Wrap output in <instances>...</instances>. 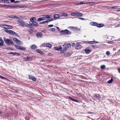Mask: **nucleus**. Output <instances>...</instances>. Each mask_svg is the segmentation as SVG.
<instances>
[{"label":"nucleus","mask_w":120,"mask_h":120,"mask_svg":"<svg viewBox=\"0 0 120 120\" xmlns=\"http://www.w3.org/2000/svg\"><path fill=\"white\" fill-rule=\"evenodd\" d=\"M4 41L5 43L8 45H14L13 41L11 39L4 38Z\"/></svg>","instance_id":"nucleus-1"},{"label":"nucleus","mask_w":120,"mask_h":120,"mask_svg":"<svg viewBox=\"0 0 120 120\" xmlns=\"http://www.w3.org/2000/svg\"><path fill=\"white\" fill-rule=\"evenodd\" d=\"M18 23L22 27L27 25V23L24 22L21 19L18 20Z\"/></svg>","instance_id":"nucleus-2"},{"label":"nucleus","mask_w":120,"mask_h":120,"mask_svg":"<svg viewBox=\"0 0 120 120\" xmlns=\"http://www.w3.org/2000/svg\"><path fill=\"white\" fill-rule=\"evenodd\" d=\"M60 33H62L61 34L70 35L71 34V33L68 30L66 29L64 30H62L60 31Z\"/></svg>","instance_id":"nucleus-3"},{"label":"nucleus","mask_w":120,"mask_h":120,"mask_svg":"<svg viewBox=\"0 0 120 120\" xmlns=\"http://www.w3.org/2000/svg\"><path fill=\"white\" fill-rule=\"evenodd\" d=\"M13 40L18 44H20L22 43V41L15 38H13Z\"/></svg>","instance_id":"nucleus-4"},{"label":"nucleus","mask_w":120,"mask_h":120,"mask_svg":"<svg viewBox=\"0 0 120 120\" xmlns=\"http://www.w3.org/2000/svg\"><path fill=\"white\" fill-rule=\"evenodd\" d=\"M42 46L43 47H47L49 48H50L52 46L51 45L50 43H47L43 44L42 45Z\"/></svg>","instance_id":"nucleus-5"},{"label":"nucleus","mask_w":120,"mask_h":120,"mask_svg":"<svg viewBox=\"0 0 120 120\" xmlns=\"http://www.w3.org/2000/svg\"><path fill=\"white\" fill-rule=\"evenodd\" d=\"M36 36L38 38H41L42 37V34L41 32H38L36 33Z\"/></svg>","instance_id":"nucleus-6"},{"label":"nucleus","mask_w":120,"mask_h":120,"mask_svg":"<svg viewBox=\"0 0 120 120\" xmlns=\"http://www.w3.org/2000/svg\"><path fill=\"white\" fill-rule=\"evenodd\" d=\"M9 34L11 35H14V36H17L18 35L15 32L11 30H10V32Z\"/></svg>","instance_id":"nucleus-7"},{"label":"nucleus","mask_w":120,"mask_h":120,"mask_svg":"<svg viewBox=\"0 0 120 120\" xmlns=\"http://www.w3.org/2000/svg\"><path fill=\"white\" fill-rule=\"evenodd\" d=\"M32 23L33 26L35 27H38V24L36 22L34 21H31Z\"/></svg>","instance_id":"nucleus-8"},{"label":"nucleus","mask_w":120,"mask_h":120,"mask_svg":"<svg viewBox=\"0 0 120 120\" xmlns=\"http://www.w3.org/2000/svg\"><path fill=\"white\" fill-rule=\"evenodd\" d=\"M60 15L61 16H64V17H67L68 16V14L64 12H62L60 14Z\"/></svg>","instance_id":"nucleus-9"},{"label":"nucleus","mask_w":120,"mask_h":120,"mask_svg":"<svg viewBox=\"0 0 120 120\" xmlns=\"http://www.w3.org/2000/svg\"><path fill=\"white\" fill-rule=\"evenodd\" d=\"M28 77L30 79L34 81H35L36 80L34 76L29 75V76Z\"/></svg>","instance_id":"nucleus-10"},{"label":"nucleus","mask_w":120,"mask_h":120,"mask_svg":"<svg viewBox=\"0 0 120 120\" xmlns=\"http://www.w3.org/2000/svg\"><path fill=\"white\" fill-rule=\"evenodd\" d=\"M85 51L86 53H88L91 52V49H89L88 48H86L85 49Z\"/></svg>","instance_id":"nucleus-11"},{"label":"nucleus","mask_w":120,"mask_h":120,"mask_svg":"<svg viewBox=\"0 0 120 120\" xmlns=\"http://www.w3.org/2000/svg\"><path fill=\"white\" fill-rule=\"evenodd\" d=\"M82 46L81 45H76L75 47V48L76 49H79L82 48Z\"/></svg>","instance_id":"nucleus-12"},{"label":"nucleus","mask_w":120,"mask_h":120,"mask_svg":"<svg viewBox=\"0 0 120 120\" xmlns=\"http://www.w3.org/2000/svg\"><path fill=\"white\" fill-rule=\"evenodd\" d=\"M9 17L10 18L13 19L16 18V19H18L19 18L18 17H16L15 15H10L9 16Z\"/></svg>","instance_id":"nucleus-13"},{"label":"nucleus","mask_w":120,"mask_h":120,"mask_svg":"<svg viewBox=\"0 0 120 120\" xmlns=\"http://www.w3.org/2000/svg\"><path fill=\"white\" fill-rule=\"evenodd\" d=\"M104 26V24H98L97 26L98 27H101L103 26Z\"/></svg>","instance_id":"nucleus-14"},{"label":"nucleus","mask_w":120,"mask_h":120,"mask_svg":"<svg viewBox=\"0 0 120 120\" xmlns=\"http://www.w3.org/2000/svg\"><path fill=\"white\" fill-rule=\"evenodd\" d=\"M54 48L55 49L58 51L62 49V48L60 46L59 47H55Z\"/></svg>","instance_id":"nucleus-15"},{"label":"nucleus","mask_w":120,"mask_h":120,"mask_svg":"<svg viewBox=\"0 0 120 120\" xmlns=\"http://www.w3.org/2000/svg\"><path fill=\"white\" fill-rule=\"evenodd\" d=\"M83 14L81 13L77 12L76 16H82Z\"/></svg>","instance_id":"nucleus-16"},{"label":"nucleus","mask_w":120,"mask_h":120,"mask_svg":"<svg viewBox=\"0 0 120 120\" xmlns=\"http://www.w3.org/2000/svg\"><path fill=\"white\" fill-rule=\"evenodd\" d=\"M45 19V18H43L41 17L38 18L37 19V20L38 21H41L44 20Z\"/></svg>","instance_id":"nucleus-17"},{"label":"nucleus","mask_w":120,"mask_h":120,"mask_svg":"<svg viewBox=\"0 0 120 120\" xmlns=\"http://www.w3.org/2000/svg\"><path fill=\"white\" fill-rule=\"evenodd\" d=\"M90 24L92 26H97L98 23L96 22H91L90 23Z\"/></svg>","instance_id":"nucleus-18"},{"label":"nucleus","mask_w":120,"mask_h":120,"mask_svg":"<svg viewBox=\"0 0 120 120\" xmlns=\"http://www.w3.org/2000/svg\"><path fill=\"white\" fill-rule=\"evenodd\" d=\"M59 17V15L57 14H55L53 16V17L55 19H57Z\"/></svg>","instance_id":"nucleus-19"},{"label":"nucleus","mask_w":120,"mask_h":120,"mask_svg":"<svg viewBox=\"0 0 120 120\" xmlns=\"http://www.w3.org/2000/svg\"><path fill=\"white\" fill-rule=\"evenodd\" d=\"M14 46L17 49H19L20 46L17 45H15Z\"/></svg>","instance_id":"nucleus-20"},{"label":"nucleus","mask_w":120,"mask_h":120,"mask_svg":"<svg viewBox=\"0 0 120 120\" xmlns=\"http://www.w3.org/2000/svg\"><path fill=\"white\" fill-rule=\"evenodd\" d=\"M29 23H30V24H28L27 23V25H26V26H30V27H32L33 26V24H32V23H30V22H29Z\"/></svg>","instance_id":"nucleus-21"},{"label":"nucleus","mask_w":120,"mask_h":120,"mask_svg":"<svg viewBox=\"0 0 120 120\" xmlns=\"http://www.w3.org/2000/svg\"><path fill=\"white\" fill-rule=\"evenodd\" d=\"M37 47H36V45H33L32 46H31V49H33L35 48H36Z\"/></svg>","instance_id":"nucleus-22"},{"label":"nucleus","mask_w":120,"mask_h":120,"mask_svg":"<svg viewBox=\"0 0 120 120\" xmlns=\"http://www.w3.org/2000/svg\"><path fill=\"white\" fill-rule=\"evenodd\" d=\"M36 51L37 52H38L41 54H42L43 53V52H41L40 50L39 49H37L36 50Z\"/></svg>","instance_id":"nucleus-23"},{"label":"nucleus","mask_w":120,"mask_h":120,"mask_svg":"<svg viewBox=\"0 0 120 120\" xmlns=\"http://www.w3.org/2000/svg\"><path fill=\"white\" fill-rule=\"evenodd\" d=\"M7 25H1V26L3 28L7 29Z\"/></svg>","instance_id":"nucleus-24"},{"label":"nucleus","mask_w":120,"mask_h":120,"mask_svg":"<svg viewBox=\"0 0 120 120\" xmlns=\"http://www.w3.org/2000/svg\"><path fill=\"white\" fill-rule=\"evenodd\" d=\"M0 78L3 79H4L5 80H7V81H8V79H7L6 78H5L4 77H3L1 75H0Z\"/></svg>","instance_id":"nucleus-25"},{"label":"nucleus","mask_w":120,"mask_h":120,"mask_svg":"<svg viewBox=\"0 0 120 120\" xmlns=\"http://www.w3.org/2000/svg\"><path fill=\"white\" fill-rule=\"evenodd\" d=\"M26 48L25 47H23L20 46V47L19 50H26Z\"/></svg>","instance_id":"nucleus-26"},{"label":"nucleus","mask_w":120,"mask_h":120,"mask_svg":"<svg viewBox=\"0 0 120 120\" xmlns=\"http://www.w3.org/2000/svg\"><path fill=\"white\" fill-rule=\"evenodd\" d=\"M7 29H11L13 28L10 25H7Z\"/></svg>","instance_id":"nucleus-27"},{"label":"nucleus","mask_w":120,"mask_h":120,"mask_svg":"<svg viewBox=\"0 0 120 120\" xmlns=\"http://www.w3.org/2000/svg\"><path fill=\"white\" fill-rule=\"evenodd\" d=\"M77 12H73L71 14V15L72 16H76Z\"/></svg>","instance_id":"nucleus-28"},{"label":"nucleus","mask_w":120,"mask_h":120,"mask_svg":"<svg viewBox=\"0 0 120 120\" xmlns=\"http://www.w3.org/2000/svg\"><path fill=\"white\" fill-rule=\"evenodd\" d=\"M32 59V58L30 56L28 57H27V60H31Z\"/></svg>","instance_id":"nucleus-29"},{"label":"nucleus","mask_w":120,"mask_h":120,"mask_svg":"<svg viewBox=\"0 0 120 120\" xmlns=\"http://www.w3.org/2000/svg\"><path fill=\"white\" fill-rule=\"evenodd\" d=\"M77 4L79 5L85 4V3L83 2H81L80 3H78Z\"/></svg>","instance_id":"nucleus-30"},{"label":"nucleus","mask_w":120,"mask_h":120,"mask_svg":"<svg viewBox=\"0 0 120 120\" xmlns=\"http://www.w3.org/2000/svg\"><path fill=\"white\" fill-rule=\"evenodd\" d=\"M70 28L71 29H73L74 30H77L78 29V27H73L70 26Z\"/></svg>","instance_id":"nucleus-31"},{"label":"nucleus","mask_w":120,"mask_h":120,"mask_svg":"<svg viewBox=\"0 0 120 120\" xmlns=\"http://www.w3.org/2000/svg\"><path fill=\"white\" fill-rule=\"evenodd\" d=\"M94 97L96 98H101V97L99 95H94Z\"/></svg>","instance_id":"nucleus-32"},{"label":"nucleus","mask_w":120,"mask_h":120,"mask_svg":"<svg viewBox=\"0 0 120 120\" xmlns=\"http://www.w3.org/2000/svg\"><path fill=\"white\" fill-rule=\"evenodd\" d=\"M69 99H71V100H72L73 101H75V102H78V101L77 100H74V99H73L71 97H70Z\"/></svg>","instance_id":"nucleus-33"},{"label":"nucleus","mask_w":120,"mask_h":120,"mask_svg":"<svg viewBox=\"0 0 120 120\" xmlns=\"http://www.w3.org/2000/svg\"><path fill=\"white\" fill-rule=\"evenodd\" d=\"M113 80V79L111 78L110 80L108 81V82L109 83H111L112 82Z\"/></svg>","instance_id":"nucleus-34"},{"label":"nucleus","mask_w":120,"mask_h":120,"mask_svg":"<svg viewBox=\"0 0 120 120\" xmlns=\"http://www.w3.org/2000/svg\"><path fill=\"white\" fill-rule=\"evenodd\" d=\"M95 41H86V42H88L89 44H93L94 43Z\"/></svg>","instance_id":"nucleus-35"},{"label":"nucleus","mask_w":120,"mask_h":120,"mask_svg":"<svg viewBox=\"0 0 120 120\" xmlns=\"http://www.w3.org/2000/svg\"><path fill=\"white\" fill-rule=\"evenodd\" d=\"M51 15H48L45 16V18L47 19H49L51 17Z\"/></svg>","instance_id":"nucleus-36"},{"label":"nucleus","mask_w":120,"mask_h":120,"mask_svg":"<svg viewBox=\"0 0 120 120\" xmlns=\"http://www.w3.org/2000/svg\"><path fill=\"white\" fill-rule=\"evenodd\" d=\"M10 6H11L10 5L9 6V5H0V6H3L4 7H10Z\"/></svg>","instance_id":"nucleus-37"},{"label":"nucleus","mask_w":120,"mask_h":120,"mask_svg":"<svg viewBox=\"0 0 120 120\" xmlns=\"http://www.w3.org/2000/svg\"><path fill=\"white\" fill-rule=\"evenodd\" d=\"M35 19L36 18L35 17H33L30 18V20L31 21L30 22H31V21H32L35 20Z\"/></svg>","instance_id":"nucleus-38"},{"label":"nucleus","mask_w":120,"mask_h":120,"mask_svg":"<svg viewBox=\"0 0 120 120\" xmlns=\"http://www.w3.org/2000/svg\"><path fill=\"white\" fill-rule=\"evenodd\" d=\"M101 69H104L105 68V66L104 65H102L101 66Z\"/></svg>","instance_id":"nucleus-39"},{"label":"nucleus","mask_w":120,"mask_h":120,"mask_svg":"<svg viewBox=\"0 0 120 120\" xmlns=\"http://www.w3.org/2000/svg\"><path fill=\"white\" fill-rule=\"evenodd\" d=\"M110 54V53L109 51H107L106 52V54L108 56H109Z\"/></svg>","instance_id":"nucleus-40"},{"label":"nucleus","mask_w":120,"mask_h":120,"mask_svg":"<svg viewBox=\"0 0 120 120\" xmlns=\"http://www.w3.org/2000/svg\"><path fill=\"white\" fill-rule=\"evenodd\" d=\"M7 29H6L5 31L7 33H10V30H9Z\"/></svg>","instance_id":"nucleus-41"},{"label":"nucleus","mask_w":120,"mask_h":120,"mask_svg":"<svg viewBox=\"0 0 120 120\" xmlns=\"http://www.w3.org/2000/svg\"><path fill=\"white\" fill-rule=\"evenodd\" d=\"M79 19L82 20H86V19L82 17H79Z\"/></svg>","instance_id":"nucleus-42"},{"label":"nucleus","mask_w":120,"mask_h":120,"mask_svg":"<svg viewBox=\"0 0 120 120\" xmlns=\"http://www.w3.org/2000/svg\"><path fill=\"white\" fill-rule=\"evenodd\" d=\"M46 23H46V21H43V22H41L40 23V24H45Z\"/></svg>","instance_id":"nucleus-43"},{"label":"nucleus","mask_w":120,"mask_h":120,"mask_svg":"<svg viewBox=\"0 0 120 120\" xmlns=\"http://www.w3.org/2000/svg\"><path fill=\"white\" fill-rule=\"evenodd\" d=\"M67 46L68 48H69L71 47V45L69 43H68L67 44Z\"/></svg>","instance_id":"nucleus-44"},{"label":"nucleus","mask_w":120,"mask_h":120,"mask_svg":"<svg viewBox=\"0 0 120 120\" xmlns=\"http://www.w3.org/2000/svg\"><path fill=\"white\" fill-rule=\"evenodd\" d=\"M65 55L66 56H70V54L69 53H68L65 54Z\"/></svg>","instance_id":"nucleus-45"},{"label":"nucleus","mask_w":120,"mask_h":120,"mask_svg":"<svg viewBox=\"0 0 120 120\" xmlns=\"http://www.w3.org/2000/svg\"><path fill=\"white\" fill-rule=\"evenodd\" d=\"M50 30L52 31H54L55 30V29L54 28H51L50 29Z\"/></svg>","instance_id":"nucleus-46"},{"label":"nucleus","mask_w":120,"mask_h":120,"mask_svg":"<svg viewBox=\"0 0 120 120\" xmlns=\"http://www.w3.org/2000/svg\"><path fill=\"white\" fill-rule=\"evenodd\" d=\"M45 15H43L41 16L42 17V18H45Z\"/></svg>","instance_id":"nucleus-47"},{"label":"nucleus","mask_w":120,"mask_h":120,"mask_svg":"<svg viewBox=\"0 0 120 120\" xmlns=\"http://www.w3.org/2000/svg\"><path fill=\"white\" fill-rule=\"evenodd\" d=\"M68 49V48H67V47H65L64 49V51H66L67 49Z\"/></svg>","instance_id":"nucleus-48"},{"label":"nucleus","mask_w":120,"mask_h":120,"mask_svg":"<svg viewBox=\"0 0 120 120\" xmlns=\"http://www.w3.org/2000/svg\"><path fill=\"white\" fill-rule=\"evenodd\" d=\"M4 42H1L0 43V46H1L3 45V43Z\"/></svg>","instance_id":"nucleus-49"},{"label":"nucleus","mask_w":120,"mask_h":120,"mask_svg":"<svg viewBox=\"0 0 120 120\" xmlns=\"http://www.w3.org/2000/svg\"><path fill=\"white\" fill-rule=\"evenodd\" d=\"M23 60L25 61H26L27 60V58L24 57L23 58Z\"/></svg>","instance_id":"nucleus-50"},{"label":"nucleus","mask_w":120,"mask_h":120,"mask_svg":"<svg viewBox=\"0 0 120 120\" xmlns=\"http://www.w3.org/2000/svg\"><path fill=\"white\" fill-rule=\"evenodd\" d=\"M10 6L9 7H11V8H15L16 7V6Z\"/></svg>","instance_id":"nucleus-51"},{"label":"nucleus","mask_w":120,"mask_h":120,"mask_svg":"<svg viewBox=\"0 0 120 120\" xmlns=\"http://www.w3.org/2000/svg\"><path fill=\"white\" fill-rule=\"evenodd\" d=\"M46 23H48L50 22L49 19H48L47 20V21H46Z\"/></svg>","instance_id":"nucleus-52"},{"label":"nucleus","mask_w":120,"mask_h":120,"mask_svg":"<svg viewBox=\"0 0 120 120\" xmlns=\"http://www.w3.org/2000/svg\"><path fill=\"white\" fill-rule=\"evenodd\" d=\"M50 22L52 21L53 20H55V19H49Z\"/></svg>","instance_id":"nucleus-53"},{"label":"nucleus","mask_w":120,"mask_h":120,"mask_svg":"<svg viewBox=\"0 0 120 120\" xmlns=\"http://www.w3.org/2000/svg\"><path fill=\"white\" fill-rule=\"evenodd\" d=\"M53 26V25H50L48 26L49 27H51Z\"/></svg>","instance_id":"nucleus-54"},{"label":"nucleus","mask_w":120,"mask_h":120,"mask_svg":"<svg viewBox=\"0 0 120 120\" xmlns=\"http://www.w3.org/2000/svg\"><path fill=\"white\" fill-rule=\"evenodd\" d=\"M15 54H16L18 56H20V54L19 53H16Z\"/></svg>","instance_id":"nucleus-55"},{"label":"nucleus","mask_w":120,"mask_h":120,"mask_svg":"<svg viewBox=\"0 0 120 120\" xmlns=\"http://www.w3.org/2000/svg\"><path fill=\"white\" fill-rule=\"evenodd\" d=\"M75 45V43H72L71 45L72 46H74Z\"/></svg>","instance_id":"nucleus-56"},{"label":"nucleus","mask_w":120,"mask_h":120,"mask_svg":"<svg viewBox=\"0 0 120 120\" xmlns=\"http://www.w3.org/2000/svg\"><path fill=\"white\" fill-rule=\"evenodd\" d=\"M29 32L30 33H31V34H32V32H33V31L32 30H29Z\"/></svg>","instance_id":"nucleus-57"},{"label":"nucleus","mask_w":120,"mask_h":120,"mask_svg":"<svg viewBox=\"0 0 120 120\" xmlns=\"http://www.w3.org/2000/svg\"><path fill=\"white\" fill-rule=\"evenodd\" d=\"M0 41H1V42H4L3 40L1 38H0Z\"/></svg>","instance_id":"nucleus-58"},{"label":"nucleus","mask_w":120,"mask_h":120,"mask_svg":"<svg viewBox=\"0 0 120 120\" xmlns=\"http://www.w3.org/2000/svg\"><path fill=\"white\" fill-rule=\"evenodd\" d=\"M81 42H79L77 43V44H76V45H79L80 44H81Z\"/></svg>","instance_id":"nucleus-59"},{"label":"nucleus","mask_w":120,"mask_h":120,"mask_svg":"<svg viewBox=\"0 0 120 120\" xmlns=\"http://www.w3.org/2000/svg\"><path fill=\"white\" fill-rule=\"evenodd\" d=\"M85 3V4H90V3H91L90 2H86V3Z\"/></svg>","instance_id":"nucleus-60"},{"label":"nucleus","mask_w":120,"mask_h":120,"mask_svg":"<svg viewBox=\"0 0 120 120\" xmlns=\"http://www.w3.org/2000/svg\"><path fill=\"white\" fill-rule=\"evenodd\" d=\"M8 50H13V49H12L10 48H8Z\"/></svg>","instance_id":"nucleus-61"},{"label":"nucleus","mask_w":120,"mask_h":120,"mask_svg":"<svg viewBox=\"0 0 120 120\" xmlns=\"http://www.w3.org/2000/svg\"><path fill=\"white\" fill-rule=\"evenodd\" d=\"M55 27L56 28H57V29L59 30H60V29L58 27H57V26H55Z\"/></svg>","instance_id":"nucleus-62"},{"label":"nucleus","mask_w":120,"mask_h":120,"mask_svg":"<svg viewBox=\"0 0 120 120\" xmlns=\"http://www.w3.org/2000/svg\"><path fill=\"white\" fill-rule=\"evenodd\" d=\"M15 1V0H11V2H13Z\"/></svg>","instance_id":"nucleus-63"},{"label":"nucleus","mask_w":120,"mask_h":120,"mask_svg":"<svg viewBox=\"0 0 120 120\" xmlns=\"http://www.w3.org/2000/svg\"><path fill=\"white\" fill-rule=\"evenodd\" d=\"M118 71L119 73H120V68H119L118 69Z\"/></svg>","instance_id":"nucleus-64"}]
</instances>
